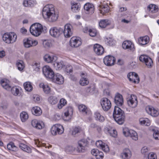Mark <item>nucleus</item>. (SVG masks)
Segmentation results:
<instances>
[{
  "instance_id": "f257e3e1",
  "label": "nucleus",
  "mask_w": 159,
  "mask_h": 159,
  "mask_svg": "<svg viewBox=\"0 0 159 159\" xmlns=\"http://www.w3.org/2000/svg\"><path fill=\"white\" fill-rule=\"evenodd\" d=\"M42 14L43 17L48 18L50 22H54L57 20L58 15L55 13L53 5H50L45 6L43 10Z\"/></svg>"
},
{
  "instance_id": "f03ea898",
  "label": "nucleus",
  "mask_w": 159,
  "mask_h": 159,
  "mask_svg": "<svg viewBox=\"0 0 159 159\" xmlns=\"http://www.w3.org/2000/svg\"><path fill=\"white\" fill-rule=\"evenodd\" d=\"M115 120L119 125L123 124L125 121L124 112L118 106H115L113 114Z\"/></svg>"
},
{
  "instance_id": "7ed1b4c3",
  "label": "nucleus",
  "mask_w": 159,
  "mask_h": 159,
  "mask_svg": "<svg viewBox=\"0 0 159 159\" xmlns=\"http://www.w3.org/2000/svg\"><path fill=\"white\" fill-rule=\"evenodd\" d=\"M46 27H43L42 25L39 23H35L31 26L30 30L33 35L38 36L46 30Z\"/></svg>"
},
{
  "instance_id": "20e7f679",
  "label": "nucleus",
  "mask_w": 159,
  "mask_h": 159,
  "mask_svg": "<svg viewBox=\"0 0 159 159\" xmlns=\"http://www.w3.org/2000/svg\"><path fill=\"white\" fill-rule=\"evenodd\" d=\"M17 35L14 32L6 33L2 36L3 41L7 44H12L15 42L17 39Z\"/></svg>"
},
{
  "instance_id": "39448f33",
  "label": "nucleus",
  "mask_w": 159,
  "mask_h": 159,
  "mask_svg": "<svg viewBox=\"0 0 159 159\" xmlns=\"http://www.w3.org/2000/svg\"><path fill=\"white\" fill-rule=\"evenodd\" d=\"M64 129L63 126L59 124H56L51 128V132L53 135H56L57 134H63Z\"/></svg>"
},
{
  "instance_id": "423d86ee",
  "label": "nucleus",
  "mask_w": 159,
  "mask_h": 159,
  "mask_svg": "<svg viewBox=\"0 0 159 159\" xmlns=\"http://www.w3.org/2000/svg\"><path fill=\"white\" fill-rule=\"evenodd\" d=\"M78 146L76 149L78 152H84L85 151V148L88 145V142L86 139H82L79 141Z\"/></svg>"
},
{
  "instance_id": "0eeeda50",
  "label": "nucleus",
  "mask_w": 159,
  "mask_h": 159,
  "mask_svg": "<svg viewBox=\"0 0 159 159\" xmlns=\"http://www.w3.org/2000/svg\"><path fill=\"white\" fill-rule=\"evenodd\" d=\"M100 103L102 109L105 111H108L111 107V101L107 98H102L100 100Z\"/></svg>"
},
{
  "instance_id": "6e6552de",
  "label": "nucleus",
  "mask_w": 159,
  "mask_h": 159,
  "mask_svg": "<svg viewBox=\"0 0 159 159\" xmlns=\"http://www.w3.org/2000/svg\"><path fill=\"white\" fill-rule=\"evenodd\" d=\"M43 72L45 76L49 79H52L55 74L49 66H45L43 68Z\"/></svg>"
},
{
  "instance_id": "1a4fd4ad",
  "label": "nucleus",
  "mask_w": 159,
  "mask_h": 159,
  "mask_svg": "<svg viewBox=\"0 0 159 159\" xmlns=\"http://www.w3.org/2000/svg\"><path fill=\"white\" fill-rule=\"evenodd\" d=\"M127 101L128 105L133 108L135 107L137 105V97L134 94H131L130 95L128 98Z\"/></svg>"
},
{
  "instance_id": "9d476101",
  "label": "nucleus",
  "mask_w": 159,
  "mask_h": 159,
  "mask_svg": "<svg viewBox=\"0 0 159 159\" xmlns=\"http://www.w3.org/2000/svg\"><path fill=\"white\" fill-rule=\"evenodd\" d=\"M70 43L71 47L77 48L81 45L82 41L79 37H73L70 39Z\"/></svg>"
},
{
  "instance_id": "9b49d317",
  "label": "nucleus",
  "mask_w": 159,
  "mask_h": 159,
  "mask_svg": "<svg viewBox=\"0 0 159 159\" xmlns=\"http://www.w3.org/2000/svg\"><path fill=\"white\" fill-rule=\"evenodd\" d=\"M63 30L62 29L57 28L56 27H52L49 30V33L51 35L55 38L59 37L60 34L63 33Z\"/></svg>"
},
{
  "instance_id": "f8f14e48",
  "label": "nucleus",
  "mask_w": 159,
  "mask_h": 159,
  "mask_svg": "<svg viewBox=\"0 0 159 159\" xmlns=\"http://www.w3.org/2000/svg\"><path fill=\"white\" fill-rule=\"evenodd\" d=\"M24 45L25 48H30L36 46L38 42L36 40H33L31 38H27L24 39Z\"/></svg>"
},
{
  "instance_id": "ddd939ff",
  "label": "nucleus",
  "mask_w": 159,
  "mask_h": 159,
  "mask_svg": "<svg viewBox=\"0 0 159 159\" xmlns=\"http://www.w3.org/2000/svg\"><path fill=\"white\" fill-rule=\"evenodd\" d=\"M123 48L127 49L128 51L134 52L135 50L134 44L130 41L126 40L124 41L122 45Z\"/></svg>"
},
{
  "instance_id": "4468645a",
  "label": "nucleus",
  "mask_w": 159,
  "mask_h": 159,
  "mask_svg": "<svg viewBox=\"0 0 159 159\" xmlns=\"http://www.w3.org/2000/svg\"><path fill=\"white\" fill-rule=\"evenodd\" d=\"M116 60L115 58L111 56H107L103 59L104 63L109 66H112L114 64Z\"/></svg>"
},
{
  "instance_id": "2eb2a0df",
  "label": "nucleus",
  "mask_w": 159,
  "mask_h": 159,
  "mask_svg": "<svg viewBox=\"0 0 159 159\" xmlns=\"http://www.w3.org/2000/svg\"><path fill=\"white\" fill-rule=\"evenodd\" d=\"M73 110L71 107H68L66 108L63 118L65 120L68 121L70 120L73 113Z\"/></svg>"
},
{
  "instance_id": "dca6fc26",
  "label": "nucleus",
  "mask_w": 159,
  "mask_h": 159,
  "mask_svg": "<svg viewBox=\"0 0 159 159\" xmlns=\"http://www.w3.org/2000/svg\"><path fill=\"white\" fill-rule=\"evenodd\" d=\"M72 28V25L70 24H66L64 26V30L63 31L64 35L66 38H69L72 34L71 30Z\"/></svg>"
},
{
  "instance_id": "f3484780",
  "label": "nucleus",
  "mask_w": 159,
  "mask_h": 159,
  "mask_svg": "<svg viewBox=\"0 0 159 159\" xmlns=\"http://www.w3.org/2000/svg\"><path fill=\"white\" fill-rule=\"evenodd\" d=\"M52 79L53 82L59 84H63L64 81L63 77L58 73L55 74Z\"/></svg>"
},
{
  "instance_id": "a211bd4d",
  "label": "nucleus",
  "mask_w": 159,
  "mask_h": 159,
  "mask_svg": "<svg viewBox=\"0 0 159 159\" xmlns=\"http://www.w3.org/2000/svg\"><path fill=\"white\" fill-rule=\"evenodd\" d=\"M93 50L95 53L98 55L102 54L104 52L103 47L98 44H96L94 45Z\"/></svg>"
},
{
  "instance_id": "6ab92c4d",
  "label": "nucleus",
  "mask_w": 159,
  "mask_h": 159,
  "mask_svg": "<svg viewBox=\"0 0 159 159\" xmlns=\"http://www.w3.org/2000/svg\"><path fill=\"white\" fill-rule=\"evenodd\" d=\"M80 75L81 77L80 81V84L83 86L87 85L89 83V81L87 78V74L85 73L82 72Z\"/></svg>"
},
{
  "instance_id": "aec40b11",
  "label": "nucleus",
  "mask_w": 159,
  "mask_h": 159,
  "mask_svg": "<svg viewBox=\"0 0 159 159\" xmlns=\"http://www.w3.org/2000/svg\"><path fill=\"white\" fill-rule=\"evenodd\" d=\"M84 8L86 11V13L87 14H91L94 12V6L91 3H88L85 4L84 6Z\"/></svg>"
},
{
  "instance_id": "412c9836",
  "label": "nucleus",
  "mask_w": 159,
  "mask_h": 159,
  "mask_svg": "<svg viewBox=\"0 0 159 159\" xmlns=\"http://www.w3.org/2000/svg\"><path fill=\"white\" fill-rule=\"evenodd\" d=\"M114 102L117 106H121L123 103V99L122 95L117 93L115 95Z\"/></svg>"
},
{
  "instance_id": "4be33fe9",
  "label": "nucleus",
  "mask_w": 159,
  "mask_h": 159,
  "mask_svg": "<svg viewBox=\"0 0 159 159\" xmlns=\"http://www.w3.org/2000/svg\"><path fill=\"white\" fill-rule=\"evenodd\" d=\"M43 59L45 61L48 63H51L55 61L57 58L56 56L53 55L46 54L44 56Z\"/></svg>"
},
{
  "instance_id": "5701e85b",
  "label": "nucleus",
  "mask_w": 159,
  "mask_h": 159,
  "mask_svg": "<svg viewBox=\"0 0 159 159\" xmlns=\"http://www.w3.org/2000/svg\"><path fill=\"white\" fill-rule=\"evenodd\" d=\"M131 156L130 150L128 148H125L124 149L123 152L121 154L122 157L124 159H128Z\"/></svg>"
},
{
  "instance_id": "b1692460",
  "label": "nucleus",
  "mask_w": 159,
  "mask_h": 159,
  "mask_svg": "<svg viewBox=\"0 0 159 159\" xmlns=\"http://www.w3.org/2000/svg\"><path fill=\"white\" fill-rule=\"evenodd\" d=\"M148 108V110H147V111L148 113L152 116L154 117H156L159 115V113L158 111L152 107L149 106Z\"/></svg>"
},
{
  "instance_id": "393cba45",
  "label": "nucleus",
  "mask_w": 159,
  "mask_h": 159,
  "mask_svg": "<svg viewBox=\"0 0 159 159\" xmlns=\"http://www.w3.org/2000/svg\"><path fill=\"white\" fill-rule=\"evenodd\" d=\"M9 81L6 79H3L1 81V84L2 86L5 89L7 90H10L11 86L8 84Z\"/></svg>"
},
{
  "instance_id": "a878e982",
  "label": "nucleus",
  "mask_w": 159,
  "mask_h": 159,
  "mask_svg": "<svg viewBox=\"0 0 159 159\" xmlns=\"http://www.w3.org/2000/svg\"><path fill=\"white\" fill-rule=\"evenodd\" d=\"M31 111L33 114L36 116H39L42 113L40 108L37 106L33 107L31 110Z\"/></svg>"
},
{
  "instance_id": "bb28decb",
  "label": "nucleus",
  "mask_w": 159,
  "mask_h": 159,
  "mask_svg": "<svg viewBox=\"0 0 159 159\" xmlns=\"http://www.w3.org/2000/svg\"><path fill=\"white\" fill-rule=\"evenodd\" d=\"M110 24V21L107 19L102 20L99 23V26L102 28H105Z\"/></svg>"
},
{
  "instance_id": "cd10ccee",
  "label": "nucleus",
  "mask_w": 159,
  "mask_h": 159,
  "mask_svg": "<svg viewBox=\"0 0 159 159\" xmlns=\"http://www.w3.org/2000/svg\"><path fill=\"white\" fill-rule=\"evenodd\" d=\"M78 108L80 111L84 115H86L88 114V110L87 107L84 105L81 104L79 106Z\"/></svg>"
},
{
  "instance_id": "c85d7f7f",
  "label": "nucleus",
  "mask_w": 159,
  "mask_h": 159,
  "mask_svg": "<svg viewBox=\"0 0 159 159\" xmlns=\"http://www.w3.org/2000/svg\"><path fill=\"white\" fill-rule=\"evenodd\" d=\"M148 8L152 13H155L158 11V7L154 4H150L148 6Z\"/></svg>"
},
{
  "instance_id": "c756f323",
  "label": "nucleus",
  "mask_w": 159,
  "mask_h": 159,
  "mask_svg": "<svg viewBox=\"0 0 159 159\" xmlns=\"http://www.w3.org/2000/svg\"><path fill=\"white\" fill-rule=\"evenodd\" d=\"M19 146L20 148L24 151L28 153L31 152V149L28 146L23 143H20Z\"/></svg>"
},
{
  "instance_id": "7c9ffc66",
  "label": "nucleus",
  "mask_w": 159,
  "mask_h": 159,
  "mask_svg": "<svg viewBox=\"0 0 159 159\" xmlns=\"http://www.w3.org/2000/svg\"><path fill=\"white\" fill-rule=\"evenodd\" d=\"M94 117L96 120L101 122H103L105 120L104 117L102 116L99 112L96 111L94 113Z\"/></svg>"
},
{
  "instance_id": "2f4dec72",
  "label": "nucleus",
  "mask_w": 159,
  "mask_h": 159,
  "mask_svg": "<svg viewBox=\"0 0 159 159\" xmlns=\"http://www.w3.org/2000/svg\"><path fill=\"white\" fill-rule=\"evenodd\" d=\"M149 38L148 36L141 37L138 39V41L140 44L144 45L146 44L148 42Z\"/></svg>"
},
{
  "instance_id": "473e14b6",
  "label": "nucleus",
  "mask_w": 159,
  "mask_h": 159,
  "mask_svg": "<svg viewBox=\"0 0 159 159\" xmlns=\"http://www.w3.org/2000/svg\"><path fill=\"white\" fill-rule=\"evenodd\" d=\"M40 88H42L45 93L48 94L50 92V88L47 84H44L43 83H41L39 85Z\"/></svg>"
},
{
  "instance_id": "72a5a7b5",
  "label": "nucleus",
  "mask_w": 159,
  "mask_h": 159,
  "mask_svg": "<svg viewBox=\"0 0 159 159\" xmlns=\"http://www.w3.org/2000/svg\"><path fill=\"white\" fill-rule=\"evenodd\" d=\"M99 10L100 13L103 14L108 12L109 11V7L107 5L101 6L100 7Z\"/></svg>"
},
{
  "instance_id": "f704fd0d",
  "label": "nucleus",
  "mask_w": 159,
  "mask_h": 159,
  "mask_svg": "<svg viewBox=\"0 0 159 159\" xmlns=\"http://www.w3.org/2000/svg\"><path fill=\"white\" fill-rule=\"evenodd\" d=\"M7 148L8 150L13 151H16L18 150V148L12 142H10L7 145Z\"/></svg>"
},
{
  "instance_id": "c9c22d12",
  "label": "nucleus",
  "mask_w": 159,
  "mask_h": 159,
  "mask_svg": "<svg viewBox=\"0 0 159 159\" xmlns=\"http://www.w3.org/2000/svg\"><path fill=\"white\" fill-rule=\"evenodd\" d=\"M34 3V2L33 0H24L23 4L25 7L32 6Z\"/></svg>"
},
{
  "instance_id": "e433bc0d",
  "label": "nucleus",
  "mask_w": 159,
  "mask_h": 159,
  "mask_svg": "<svg viewBox=\"0 0 159 159\" xmlns=\"http://www.w3.org/2000/svg\"><path fill=\"white\" fill-rule=\"evenodd\" d=\"M24 86L25 90L27 91L30 92L33 89V87L30 82H27L25 83Z\"/></svg>"
},
{
  "instance_id": "4c0bfd02",
  "label": "nucleus",
  "mask_w": 159,
  "mask_h": 159,
  "mask_svg": "<svg viewBox=\"0 0 159 159\" xmlns=\"http://www.w3.org/2000/svg\"><path fill=\"white\" fill-rule=\"evenodd\" d=\"M129 136L132 139L136 140L138 139V135L137 133L134 130L132 129L130 130Z\"/></svg>"
},
{
  "instance_id": "58836bf2",
  "label": "nucleus",
  "mask_w": 159,
  "mask_h": 159,
  "mask_svg": "<svg viewBox=\"0 0 159 159\" xmlns=\"http://www.w3.org/2000/svg\"><path fill=\"white\" fill-rule=\"evenodd\" d=\"M82 131V129L80 127H75L73 129L72 135L74 136H75L77 134L80 133Z\"/></svg>"
},
{
  "instance_id": "ea45409f",
  "label": "nucleus",
  "mask_w": 159,
  "mask_h": 159,
  "mask_svg": "<svg viewBox=\"0 0 159 159\" xmlns=\"http://www.w3.org/2000/svg\"><path fill=\"white\" fill-rule=\"evenodd\" d=\"M71 10L72 11L75 12H78L80 9V7L77 3H71Z\"/></svg>"
},
{
  "instance_id": "a19ab883",
  "label": "nucleus",
  "mask_w": 159,
  "mask_h": 159,
  "mask_svg": "<svg viewBox=\"0 0 159 159\" xmlns=\"http://www.w3.org/2000/svg\"><path fill=\"white\" fill-rule=\"evenodd\" d=\"M11 92L15 96H17L19 94H20V92L19 89L16 87H13L11 89Z\"/></svg>"
},
{
  "instance_id": "79ce46f5",
  "label": "nucleus",
  "mask_w": 159,
  "mask_h": 159,
  "mask_svg": "<svg viewBox=\"0 0 159 159\" xmlns=\"http://www.w3.org/2000/svg\"><path fill=\"white\" fill-rule=\"evenodd\" d=\"M44 127V123L42 121H38V123H36L35 126H34V127L36 129H41L43 128Z\"/></svg>"
},
{
  "instance_id": "37998d69",
  "label": "nucleus",
  "mask_w": 159,
  "mask_h": 159,
  "mask_svg": "<svg viewBox=\"0 0 159 159\" xmlns=\"http://www.w3.org/2000/svg\"><path fill=\"white\" fill-rule=\"evenodd\" d=\"M48 101L51 104L54 105L57 102L58 100L56 97L51 96L48 98Z\"/></svg>"
},
{
  "instance_id": "c03bdc74",
  "label": "nucleus",
  "mask_w": 159,
  "mask_h": 159,
  "mask_svg": "<svg viewBox=\"0 0 159 159\" xmlns=\"http://www.w3.org/2000/svg\"><path fill=\"white\" fill-rule=\"evenodd\" d=\"M135 75H137L136 73L133 72H130L128 74L127 77L129 80L132 82V81H135L134 79V78H136Z\"/></svg>"
},
{
  "instance_id": "a18cd8bd",
  "label": "nucleus",
  "mask_w": 159,
  "mask_h": 159,
  "mask_svg": "<svg viewBox=\"0 0 159 159\" xmlns=\"http://www.w3.org/2000/svg\"><path fill=\"white\" fill-rule=\"evenodd\" d=\"M20 117L22 122H24L28 119V115L26 112H23L20 113Z\"/></svg>"
},
{
  "instance_id": "49530a36",
  "label": "nucleus",
  "mask_w": 159,
  "mask_h": 159,
  "mask_svg": "<svg viewBox=\"0 0 159 159\" xmlns=\"http://www.w3.org/2000/svg\"><path fill=\"white\" fill-rule=\"evenodd\" d=\"M16 65L18 69L20 70H22L24 68V65L23 62L21 60L18 61L16 63Z\"/></svg>"
},
{
  "instance_id": "de8ad7c7",
  "label": "nucleus",
  "mask_w": 159,
  "mask_h": 159,
  "mask_svg": "<svg viewBox=\"0 0 159 159\" xmlns=\"http://www.w3.org/2000/svg\"><path fill=\"white\" fill-rule=\"evenodd\" d=\"M139 122L141 125H144L147 126H148L150 125V121L148 119H146V120L143 118H140L139 119Z\"/></svg>"
},
{
  "instance_id": "09e8293b",
  "label": "nucleus",
  "mask_w": 159,
  "mask_h": 159,
  "mask_svg": "<svg viewBox=\"0 0 159 159\" xmlns=\"http://www.w3.org/2000/svg\"><path fill=\"white\" fill-rule=\"evenodd\" d=\"M54 65L56 69L60 70L64 66V64L63 61L55 62L54 64Z\"/></svg>"
},
{
  "instance_id": "8fccbe9b",
  "label": "nucleus",
  "mask_w": 159,
  "mask_h": 159,
  "mask_svg": "<svg viewBox=\"0 0 159 159\" xmlns=\"http://www.w3.org/2000/svg\"><path fill=\"white\" fill-rule=\"evenodd\" d=\"M105 41L107 44L110 46H112L115 43V41L112 38H105Z\"/></svg>"
},
{
  "instance_id": "3c124183",
  "label": "nucleus",
  "mask_w": 159,
  "mask_h": 159,
  "mask_svg": "<svg viewBox=\"0 0 159 159\" xmlns=\"http://www.w3.org/2000/svg\"><path fill=\"white\" fill-rule=\"evenodd\" d=\"M154 132L153 136L155 139L156 140H159V131L155 129H152Z\"/></svg>"
},
{
  "instance_id": "603ef678",
  "label": "nucleus",
  "mask_w": 159,
  "mask_h": 159,
  "mask_svg": "<svg viewBox=\"0 0 159 159\" xmlns=\"http://www.w3.org/2000/svg\"><path fill=\"white\" fill-rule=\"evenodd\" d=\"M130 130L127 128H125L123 129V134L126 137L129 136Z\"/></svg>"
},
{
  "instance_id": "864d4df0",
  "label": "nucleus",
  "mask_w": 159,
  "mask_h": 159,
  "mask_svg": "<svg viewBox=\"0 0 159 159\" xmlns=\"http://www.w3.org/2000/svg\"><path fill=\"white\" fill-rule=\"evenodd\" d=\"M75 150V148L70 146H67L65 148L66 151L67 152H73Z\"/></svg>"
},
{
  "instance_id": "5fc2aeb1",
  "label": "nucleus",
  "mask_w": 159,
  "mask_h": 159,
  "mask_svg": "<svg viewBox=\"0 0 159 159\" xmlns=\"http://www.w3.org/2000/svg\"><path fill=\"white\" fill-rule=\"evenodd\" d=\"M148 159H157V156L156 154L153 152L150 153L148 156Z\"/></svg>"
},
{
  "instance_id": "6e6d98bb",
  "label": "nucleus",
  "mask_w": 159,
  "mask_h": 159,
  "mask_svg": "<svg viewBox=\"0 0 159 159\" xmlns=\"http://www.w3.org/2000/svg\"><path fill=\"white\" fill-rule=\"evenodd\" d=\"M149 57L148 56L145 55H141L139 58L140 61L143 62H145Z\"/></svg>"
},
{
  "instance_id": "4d7b16f0",
  "label": "nucleus",
  "mask_w": 159,
  "mask_h": 159,
  "mask_svg": "<svg viewBox=\"0 0 159 159\" xmlns=\"http://www.w3.org/2000/svg\"><path fill=\"white\" fill-rule=\"evenodd\" d=\"M145 63L148 67H150L152 66L153 62L152 59L149 57L148 60L145 61Z\"/></svg>"
},
{
  "instance_id": "13d9d810",
  "label": "nucleus",
  "mask_w": 159,
  "mask_h": 159,
  "mask_svg": "<svg viewBox=\"0 0 159 159\" xmlns=\"http://www.w3.org/2000/svg\"><path fill=\"white\" fill-rule=\"evenodd\" d=\"M97 159H102L104 157V154L102 152L98 151V152L95 156Z\"/></svg>"
},
{
  "instance_id": "bf43d9fd",
  "label": "nucleus",
  "mask_w": 159,
  "mask_h": 159,
  "mask_svg": "<svg viewBox=\"0 0 159 159\" xmlns=\"http://www.w3.org/2000/svg\"><path fill=\"white\" fill-rule=\"evenodd\" d=\"M89 35L91 37H94L96 35L97 32L94 29H89Z\"/></svg>"
},
{
  "instance_id": "052dcab7",
  "label": "nucleus",
  "mask_w": 159,
  "mask_h": 159,
  "mask_svg": "<svg viewBox=\"0 0 159 159\" xmlns=\"http://www.w3.org/2000/svg\"><path fill=\"white\" fill-rule=\"evenodd\" d=\"M43 45L45 48L49 47L51 45V43L48 41L45 40L43 41Z\"/></svg>"
},
{
  "instance_id": "680f3d73",
  "label": "nucleus",
  "mask_w": 159,
  "mask_h": 159,
  "mask_svg": "<svg viewBox=\"0 0 159 159\" xmlns=\"http://www.w3.org/2000/svg\"><path fill=\"white\" fill-rule=\"evenodd\" d=\"M102 150L105 152H109V149L107 145H106L105 143L102 145V146L101 147Z\"/></svg>"
},
{
  "instance_id": "e2e57ef3",
  "label": "nucleus",
  "mask_w": 159,
  "mask_h": 159,
  "mask_svg": "<svg viewBox=\"0 0 159 159\" xmlns=\"http://www.w3.org/2000/svg\"><path fill=\"white\" fill-rule=\"evenodd\" d=\"M40 66L39 64L37 63H35L33 65V68L36 71H38L40 68Z\"/></svg>"
},
{
  "instance_id": "0e129e2a",
  "label": "nucleus",
  "mask_w": 159,
  "mask_h": 159,
  "mask_svg": "<svg viewBox=\"0 0 159 159\" xmlns=\"http://www.w3.org/2000/svg\"><path fill=\"white\" fill-rule=\"evenodd\" d=\"M66 71L67 73L71 72L73 71L72 66H67L66 68Z\"/></svg>"
},
{
  "instance_id": "69168bd1",
  "label": "nucleus",
  "mask_w": 159,
  "mask_h": 159,
  "mask_svg": "<svg viewBox=\"0 0 159 159\" xmlns=\"http://www.w3.org/2000/svg\"><path fill=\"white\" fill-rule=\"evenodd\" d=\"M110 135L114 137H116L117 135V131L114 129L112 130L110 132Z\"/></svg>"
},
{
  "instance_id": "338daca9",
  "label": "nucleus",
  "mask_w": 159,
  "mask_h": 159,
  "mask_svg": "<svg viewBox=\"0 0 159 159\" xmlns=\"http://www.w3.org/2000/svg\"><path fill=\"white\" fill-rule=\"evenodd\" d=\"M105 143L102 142L101 140H98L96 143V145L98 147H100L101 148L104 144Z\"/></svg>"
},
{
  "instance_id": "774afa93",
  "label": "nucleus",
  "mask_w": 159,
  "mask_h": 159,
  "mask_svg": "<svg viewBox=\"0 0 159 159\" xmlns=\"http://www.w3.org/2000/svg\"><path fill=\"white\" fill-rule=\"evenodd\" d=\"M148 151V149L146 147H144L141 150V152L142 153L145 154Z\"/></svg>"
}]
</instances>
